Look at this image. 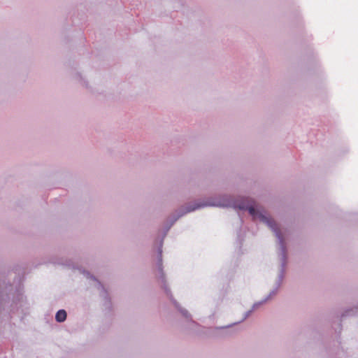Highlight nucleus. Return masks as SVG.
I'll list each match as a JSON object with an SVG mask.
<instances>
[{
	"mask_svg": "<svg viewBox=\"0 0 358 358\" xmlns=\"http://www.w3.org/2000/svg\"><path fill=\"white\" fill-rule=\"evenodd\" d=\"M238 208L240 209H248L249 213L254 217V219H259L261 222L267 224V225L275 231L276 236L279 239H281L280 232L277 230L276 224L271 218L257 211L255 207L252 205L247 207H245L244 206H239Z\"/></svg>",
	"mask_w": 358,
	"mask_h": 358,
	"instance_id": "nucleus-1",
	"label": "nucleus"
},
{
	"mask_svg": "<svg viewBox=\"0 0 358 358\" xmlns=\"http://www.w3.org/2000/svg\"><path fill=\"white\" fill-rule=\"evenodd\" d=\"M205 204L204 206H206ZM207 205L209 206H230L229 203H226L224 202L218 201V202H214V203H209Z\"/></svg>",
	"mask_w": 358,
	"mask_h": 358,
	"instance_id": "nucleus-3",
	"label": "nucleus"
},
{
	"mask_svg": "<svg viewBox=\"0 0 358 358\" xmlns=\"http://www.w3.org/2000/svg\"><path fill=\"white\" fill-rule=\"evenodd\" d=\"M66 318V313L64 310H59L55 315V319L57 322H64Z\"/></svg>",
	"mask_w": 358,
	"mask_h": 358,
	"instance_id": "nucleus-2",
	"label": "nucleus"
}]
</instances>
